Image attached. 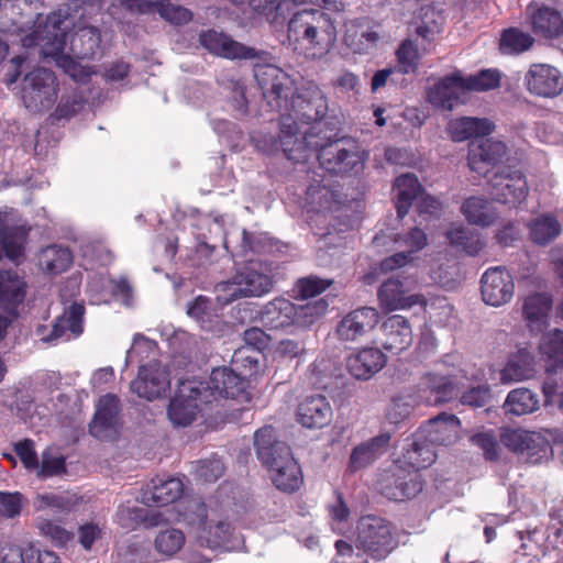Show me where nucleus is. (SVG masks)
<instances>
[{"label":"nucleus","mask_w":563,"mask_h":563,"mask_svg":"<svg viewBox=\"0 0 563 563\" xmlns=\"http://www.w3.org/2000/svg\"><path fill=\"white\" fill-rule=\"evenodd\" d=\"M254 145L263 153H273L282 147L285 156L295 163L306 162L318 151L320 166L328 173L341 176H356L365 168L368 152L354 139L343 137L320 146L311 141L306 131L298 135V124L292 115H284L280 120L279 141L274 136L252 134Z\"/></svg>","instance_id":"nucleus-1"},{"label":"nucleus","mask_w":563,"mask_h":563,"mask_svg":"<svg viewBox=\"0 0 563 563\" xmlns=\"http://www.w3.org/2000/svg\"><path fill=\"white\" fill-rule=\"evenodd\" d=\"M69 22L62 11L45 18L38 15L31 33L21 38L24 47L40 46L45 57H52L76 82H85L95 71L77 59L93 58L100 49V32L95 26H84L71 34L67 48Z\"/></svg>","instance_id":"nucleus-2"},{"label":"nucleus","mask_w":563,"mask_h":563,"mask_svg":"<svg viewBox=\"0 0 563 563\" xmlns=\"http://www.w3.org/2000/svg\"><path fill=\"white\" fill-rule=\"evenodd\" d=\"M398 544L393 522L376 515H365L356 522L353 544L338 540L334 547L340 556L351 559L347 563H368L364 555L380 562L387 559Z\"/></svg>","instance_id":"nucleus-3"},{"label":"nucleus","mask_w":563,"mask_h":563,"mask_svg":"<svg viewBox=\"0 0 563 563\" xmlns=\"http://www.w3.org/2000/svg\"><path fill=\"white\" fill-rule=\"evenodd\" d=\"M336 41L330 15L319 9L295 12L287 24V42L291 49L310 59L327 55Z\"/></svg>","instance_id":"nucleus-4"},{"label":"nucleus","mask_w":563,"mask_h":563,"mask_svg":"<svg viewBox=\"0 0 563 563\" xmlns=\"http://www.w3.org/2000/svg\"><path fill=\"white\" fill-rule=\"evenodd\" d=\"M21 98L31 111L49 109L57 98V82L54 73L38 67L27 73L22 82Z\"/></svg>","instance_id":"nucleus-5"},{"label":"nucleus","mask_w":563,"mask_h":563,"mask_svg":"<svg viewBox=\"0 0 563 563\" xmlns=\"http://www.w3.org/2000/svg\"><path fill=\"white\" fill-rule=\"evenodd\" d=\"M191 514L187 516L188 522L197 526L199 529L198 541L200 545L210 549L232 547L231 538L233 536V527L225 520L217 522L208 521V511L205 503L194 500L189 505Z\"/></svg>","instance_id":"nucleus-6"},{"label":"nucleus","mask_w":563,"mask_h":563,"mask_svg":"<svg viewBox=\"0 0 563 563\" xmlns=\"http://www.w3.org/2000/svg\"><path fill=\"white\" fill-rule=\"evenodd\" d=\"M332 284H297L294 289L296 298L307 301L303 305H296L297 329L310 328L320 317L325 314L330 302L335 295L327 294L320 297Z\"/></svg>","instance_id":"nucleus-7"},{"label":"nucleus","mask_w":563,"mask_h":563,"mask_svg":"<svg viewBox=\"0 0 563 563\" xmlns=\"http://www.w3.org/2000/svg\"><path fill=\"white\" fill-rule=\"evenodd\" d=\"M500 441L509 451L522 456L530 464L541 463L552 451L550 442L543 435L523 429H505Z\"/></svg>","instance_id":"nucleus-8"},{"label":"nucleus","mask_w":563,"mask_h":563,"mask_svg":"<svg viewBox=\"0 0 563 563\" xmlns=\"http://www.w3.org/2000/svg\"><path fill=\"white\" fill-rule=\"evenodd\" d=\"M378 486L386 498L404 501L416 497L422 490L423 482L419 473L396 464L384 471L378 479Z\"/></svg>","instance_id":"nucleus-9"},{"label":"nucleus","mask_w":563,"mask_h":563,"mask_svg":"<svg viewBox=\"0 0 563 563\" xmlns=\"http://www.w3.org/2000/svg\"><path fill=\"white\" fill-rule=\"evenodd\" d=\"M202 382H183L177 394L168 406V417L178 427H187L196 419L202 405L210 402L202 401L206 391H202Z\"/></svg>","instance_id":"nucleus-10"},{"label":"nucleus","mask_w":563,"mask_h":563,"mask_svg":"<svg viewBox=\"0 0 563 563\" xmlns=\"http://www.w3.org/2000/svg\"><path fill=\"white\" fill-rule=\"evenodd\" d=\"M30 227L18 219L13 209L0 210V261L3 255L18 262L24 256Z\"/></svg>","instance_id":"nucleus-11"},{"label":"nucleus","mask_w":563,"mask_h":563,"mask_svg":"<svg viewBox=\"0 0 563 563\" xmlns=\"http://www.w3.org/2000/svg\"><path fill=\"white\" fill-rule=\"evenodd\" d=\"M246 373H236L235 368L218 367L212 369L209 380L203 383L202 391H206L202 401L212 402L220 398H236L244 393L247 382Z\"/></svg>","instance_id":"nucleus-12"},{"label":"nucleus","mask_w":563,"mask_h":563,"mask_svg":"<svg viewBox=\"0 0 563 563\" xmlns=\"http://www.w3.org/2000/svg\"><path fill=\"white\" fill-rule=\"evenodd\" d=\"M489 194L499 203L518 206L528 195V184L519 170L503 168L489 179Z\"/></svg>","instance_id":"nucleus-13"},{"label":"nucleus","mask_w":563,"mask_h":563,"mask_svg":"<svg viewBox=\"0 0 563 563\" xmlns=\"http://www.w3.org/2000/svg\"><path fill=\"white\" fill-rule=\"evenodd\" d=\"M169 386V372L158 362L142 365L139 368L137 377L130 384L133 393L147 400L162 397Z\"/></svg>","instance_id":"nucleus-14"},{"label":"nucleus","mask_w":563,"mask_h":563,"mask_svg":"<svg viewBox=\"0 0 563 563\" xmlns=\"http://www.w3.org/2000/svg\"><path fill=\"white\" fill-rule=\"evenodd\" d=\"M379 322V313L373 307H360L347 312L336 324L334 333L341 342H355L371 332Z\"/></svg>","instance_id":"nucleus-15"},{"label":"nucleus","mask_w":563,"mask_h":563,"mask_svg":"<svg viewBox=\"0 0 563 563\" xmlns=\"http://www.w3.org/2000/svg\"><path fill=\"white\" fill-rule=\"evenodd\" d=\"M527 90L542 98H555L563 92V74L549 64H532L525 75Z\"/></svg>","instance_id":"nucleus-16"},{"label":"nucleus","mask_w":563,"mask_h":563,"mask_svg":"<svg viewBox=\"0 0 563 563\" xmlns=\"http://www.w3.org/2000/svg\"><path fill=\"white\" fill-rule=\"evenodd\" d=\"M120 399L113 394L100 397L89 432L99 440H113L118 434Z\"/></svg>","instance_id":"nucleus-17"},{"label":"nucleus","mask_w":563,"mask_h":563,"mask_svg":"<svg viewBox=\"0 0 563 563\" xmlns=\"http://www.w3.org/2000/svg\"><path fill=\"white\" fill-rule=\"evenodd\" d=\"M291 108L297 119L317 121L325 114V97L316 84L307 82L291 95Z\"/></svg>","instance_id":"nucleus-18"},{"label":"nucleus","mask_w":563,"mask_h":563,"mask_svg":"<svg viewBox=\"0 0 563 563\" xmlns=\"http://www.w3.org/2000/svg\"><path fill=\"white\" fill-rule=\"evenodd\" d=\"M428 101L435 108L452 110L465 101L463 75L456 70L435 82L427 92Z\"/></svg>","instance_id":"nucleus-19"},{"label":"nucleus","mask_w":563,"mask_h":563,"mask_svg":"<svg viewBox=\"0 0 563 563\" xmlns=\"http://www.w3.org/2000/svg\"><path fill=\"white\" fill-rule=\"evenodd\" d=\"M460 428L461 421L455 415L442 412L429 419L418 432L420 438H424L433 446H448L456 442Z\"/></svg>","instance_id":"nucleus-20"},{"label":"nucleus","mask_w":563,"mask_h":563,"mask_svg":"<svg viewBox=\"0 0 563 563\" xmlns=\"http://www.w3.org/2000/svg\"><path fill=\"white\" fill-rule=\"evenodd\" d=\"M379 342L385 351L398 355L409 349L413 341L409 320L400 314L389 316L382 324Z\"/></svg>","instance_id":"nucleus-21"},{"label":"nucleus","mask_w":563,"mask_h":563,"mask_svg":"<svg viewBox=\"0 0 563 563\" xmlns=\"http://www.w3.org/2000/svg\"><path fill=\"white\" fill-rule=\"evenodd\" d=\"M254 77L264 97L275 96L277 107H282V100L287 101L289 92L291 91L292 80L283 69L275 65H256L254 68Z\"/></svg>","instance_id":"nucleus-22"},{"label":"nucleus","mask_w":563,"mask_h":563,"mask_svg":"<svg viewBox=\"0 0 563 563\" xmlns=\"http://www.w3.org/2000/svg\"><path fill=\"white\" fill-rule=\"evenodd\" d=\"M332 407L323 395L305 397L297 407V421L307 429H322L332 420Z\"/></svg>","instance_id":"nucleus-23"},{"label":"nucleus","mask_w":563,"mask_h":563,"mask_svg":"<svg viewBox=\"0 0 563 563\" xmlns=\"http://www.w3.org/2000/svg\"><path fill=\"white\" fill-rule=\"evenodd\" d=\"M199 42L210 53L224 58L252 59L256 56L254 48L244 46L228 35L214 30L201 33Z\"/></svg>","instance_id":"nucleus-24"},{"label":"nucleus","mask_w":563,"mask_h":563,"mask_svg":"<svg viewBox=\"0 0 563 563\" xmlns=\"http://www.w3.org/2000/svg\"><path fill=\"white\" fill-rule=\"evenodd\" d=\"M387 363V357L378 347L366 346L346 358V368L356 379L368 380Z\"/></svg>","instance_id":"nucleus-25"},{"label":"nucleus","mask_w":563,"mask_h":563,"mask_svg":"<svg viewBox=\"0 0 563 563\" xmlns=\"http://www.w3.org/2000/svg\"><path fill=\"white\" fill-rule=\"evenodd\" d=\"M396 243L400 247H406V251L398 252L382 262L380 267L387 274L410 263L412 260L411 255L426 247L428 238L423 230L413 228L408 233L399 235L396 239Z\"/></svg>","instance_id":"nucleus-26"},{"label":"nucleus","mask_w":563,"mask_h":563,"mask_svg":"<svg viewBox=\"0 0 563 563\" xmlns=\"http://www.w3.org/2000/svg\"><path fill=\"white\" fill-rule=\"evenodd\" d=\"M540 364L534 354L528 349H519L509 355L500 372V380L505 384L533 378L539 372Z\"/></svg>","instance_id":"nucleus-27"},{"label":"nucleus","mask_w":563,"mask_h":563,"mask_svg":"<svg viewBox=\"0 0 563 563\" xmlns=\"http://www.w3.org/2000/svg\"><path fill=\"white\" fill-rule=\"evenodd\" d=\"M291 451L289 445L278 440L276 430L273 426H264L254 433V449L257 459L263 466L268 467L276 464L278 460L286 459L282 448Z\"/></svg>","instance_id":"nucleus-28"},{"label":"nucleus","mask_w":563,"mask_h":563,"mask_svg":"<svg viewBox=\"0 0 563 563\" xmlns=\"http://www.w3.org/2000/svg\"><path fill=\"white\" fill-rule=\"evenodd\" d=\"M291 451L289 445L278 440L276 430L273 426H264L254 433V449L257 459L263 466L268 467L276 464L278 460L286 459L282 448Z\"/></svg>","instance_id":"nucleus-29"},{"label":"nucleus","mask_w":563,"mask_h":563,"mask_svg":"<svg viewBox=\"0 0 563 563\" xmlns=\"http://www.w3.org/2000/svg\"><path fill=\"white\" fill-rule=\"evenodd\" d=\"M378 299L382 308L387 311L408 310L415 306L426 307L427 299L422 294H411L404 284H380Z\"/></svg>","instance_id":"nucleus-30"},{"label":"nucleus","mask_w":563,"mask_h":563,"mask_svg":"<svg viewBox=\"0 0 563 563\" xmlns=\"http://www.w3.org/2000/svg\"><path fill=\"white\" fill-rule=\"evenodd\" d=\"M262 323L271 330L297 329L296 305L284 298L268 302L261 312Z\"/></svg>","instance_id":"nucleus-31"},{"label":"nucleus","mask_w":563,"mask_h":563,"mask_svg":"<svg viewBox=\"0 0 563 563\" xmlns=\"http://www.w3.org/2000/svg\"><path fill=\"white\" fill-rule=\"evenodd\" d=\"M282 452L286 459L278 460L276 464L268 466L274 485L282 492L292 493L297 490L301 483V470L297 461L294 459L291 451L285 446Z\"/></svg>","instance_id":"nucleus-32"},{"label":"nucleus","mask_w":563,"mask_h":563,"mask_svg":"<svg viewBox=\"0 0 563 563\" xmlns=\"http://www.w3.org/2000/svg\"><path fill=\"white\" fill-rule=\"evenodd\" d=\"M184 493V484L175 477H156L147 484L143 501L148 506L163 507L175 503Z\"/></svg>","instance_id":"nucleus-33"},{"label":"nucleus","mask_w":563,"mask_h":563,"mask_svg":"<svg viewBox=\"0 0 563 563\" xmlns=\"http://www.w3.org/2000/svg\"><path fill=\"white\" fill-rule=\"evenodd\" d=\"M506 150L505 143L493 139L484 140L477 145L472 144L468 152V166L473 172L486 175L489 166L503 159Z\"/></svg>","instance_id":"nucleus-34"},{"label":"nucleus","mask_w":563,"mask_h":563,"mask_svg":"<svg viewBox=\"0 0 563 563\" xmlns=\"http://www.w3.org/2000/svg\"><path fill=\"white\" fill-rule=\"evenodd\" d=\"M552 306L553 298L547 292H537L525 299L522 313L531 332L541 333L549 325Z\"/></svg>","instance_id":"nucleus-35"},{"label":"nucleus","mask_w":563,"mask_h":563,"mask_svg":"<svg viewBox=\"0 0 563 563\" xmlns=\"http://www.w3.org/2000/svg\"><path fill=\"white\" fill-rule=\"evenodd\" d=\"M84 301H73L64 309V312L56 318L51 333L43 340L46 342L57 341L64 338L67 331H70L74 336L80 335L84 331Z\"/></svg>","instance_id":"nucleus-36"},{"label":"nucleus","mask_w":563,"mask_h":563,"mask_svg":"<svg viewBox=\"0 0 563 563\" xmlns=\"http://www.w3.org/2000/svg\"><path fill=\"white\" fill-rule=\"evenodd\" d=\"M389 441L390 434L380 433L356 445L350 455L349 468L356 472L374 463L385 453Z\"/></svg>","instance_id":"nucleus-37"},{"label":"nucleus","mask_w":563,"mask_h":563,"mask_svg":"<svg viewBox=\"0 0 563 563\" xmlns=\"http://www.w3.org/2000/svg\"><path fill=\"white\" fill-rule=\"evenodd\" d=\"M437 453L424 438L419 437L417 431L402 448L401 460L404 464L410 466L418 473L419 470L427 468L434 463Z\"/></svg>","instance_id":"nucleus-38"},{"label":"nucleus","mask_w":563,"mask_h":563,"mask_svg":"<svg viewBox=\"0 0 563 563\" xmlns=\"http://www.w3.org/2000/svg\"><path fill=\"white\" fill-rule=\"evenodd\" d=\"M495 124L487 118L461 117L448 123L446 132L454 142L490 134Z\"/></svg>","instance_id":"nucleus-39"},{"label":"nucleus","mask_w":563,"mask_h":563,"mask_svg":"<svg viewBox=\"0 0 563 563\" xmlns=\"http://www.w3.org/2000/svg\"><path fill=\"white\" fill-rule=\"evenodd\" d=\"M393 190L397 216L402 219L408 214L412 201L421 192V185L415 175L404 174L396 178Z\"/></svg>","instance_id":"nucleus-40"},{"label":"nucleus","mask_w":563,"mask_h":563,"mask_svg":"<svg viewBox=\"0 0 563 563\" xmlns=\"http://www.w3.org/2000/svg\"><path fill=\"white\" fill-rule=\"evenodd\" d=\"M457 378L456 374H437L429 373L424 375L422 385L427 391H429V402L433 405H441L450 401L455 396V383Z\"/></svg>","instance_id":"nucleus-41"},{"label":"nucleus","mask_w":563,"mask_h":563,"mask_svg":"<svg viewBox=\"0 0 563 563\" xmlns=\"http://www.w3.org/2000/svg\"><path fill=\"white\" fill-rule=\"evenodd\" d=\"M73 253L67 246L53 244L44 247L38 255L40 267L48 275H59L73 264Z\"/></svg>","instance_id":"nucleus-42"},{"label":"nucleus","mask_w":563,"mask_h":563,"mask_svg":"<svg viewBox=\"0 0 563 563\" xmlns=\"http://www.w3.org/2000/svg\"><path fill=\"white\" fill-rule=\"evenodd\" d=\"M533 32L544 38H556L563 34V18L550 7H541L531 15Z\"/></svg>","instance_id":"nucleus-43"},{"label":"nucleus","mask_w":563,"mask_h":563,"mask_svg":"<svg viewBox=\"0 0 563 563\" xmlns=\"http://www.w3.org/2000/svg\"><path fill=\"white\" fill-rule=\"evenodd\" d=\"M461 212L471 224L479 227H489L498 218L496 209L482 197L467 198L462 207Z\"/></svg>","instance_id":"nucleus-44"},{"label":"nucleus","mask_w":563,"mask_h":563,"mask_svg":"<svg viewBox=\"0 0 563 563\" xmlns=\"http://www.w3.org/2000/svg\"><path fill=\"white\" fill-rule=\"evenodd\" d=\"M503 408L512 416L529 415L540 408V399L529 388H516L508 393Z\"/></svg>","instance_id":"nucleus-45"},{"label":"nucleus","mask_w":563,"mask_h":563,"mask_svg":"<svg viewBox=\"0 0 563 563\" xmlns=\"http://www.w3.org/2000/svg\"><path fill=\"white\" fill-rule=\"evenodd\" d=\"M528 229L531 241L538 245H547L561 234L560 222L550 213L532 219Z\"/></svg>","instance_id":"nucleus-46"},{"label":"nucleus","mask_w":563,"mask_h":563,"mask_svg":"<svg viewBox=\"0 0 563 563\" xmlns=\"http://www.w3.org/2000/svg\"><path fill=\"white\" fill-rule=\"evenodd\" d=\"M540 353L544 355L550 365L545 367L547 372H554L563 366V330L554 329L544 334L539 345Z\"/></svg>","instance_id":"nucleus-47"},{"label":"nucleus","mask_w":563,"mask_h":563,"mask_svg":"<svg viewBox=\"0 0 563 563\" xmlns=\"http://www.w3.org/2000/svg\"><path fill=\"white\" fill-rule=\"evenodd\" d=\"M333 205V192L320 183L310 185L306 190L303 208L307 212L330 210Z\"/></svg>","instance_id":"nucleus-48"},{"label":"nucleus","mask_w":563,"mask_h":563,"mask_svg":"<svg viewBox=\"0 0 563 563\" xmlns=\"http://www.w3.org/2000/svg\"><path fill=\"white\" fill-rule=\"evenodd\" d=\"M415 409V400L410 395H397L390 399L385 418L390 424H400L411 416Z\"/></svg>","instance_id":"nucleus-49"},{"label":"nucleus","mask_w":563,"mask_h":563,"mask_svg":"<svg viewBox=\"0 0 563 563\" xmlns=\"http://www.w3.org/2000/svg\"><path fill=\"white\" fill-rule=\"evenodd\" d=\"M234 284H217L222 286L223 290L229 294V297L218 295L217 300L219 303L227 305L242 297H261L273 289L274 284H245V288H232Z\"/></svg>","instance_id":"nucleus-50"},{"label":"nucleus","mask_w":563,"mask_h":563,"mask_svg":"<svg viewBox=\"0 0 563 563\" xmlns=\"http://www.w3.org/2000/svg\"><path fill=\"white\" fill-rule=\"evenodd\" d=\"M27 284H0V309L12 316L18 314V307L26 295Z\"/></svg>","instance_id":"nucleus-51"},{"label":"nucleus","mask_w":563,"mask_h":563,"mask_svg":"<svg viewBox=\"0 0 563 563\" xmlns=\"http://www.w3.org/2000/svg\"><path fill=\"white\" fill-rule=\"evenodd\" d=\"M534 40L518 29L506 30L500 38V51L505 54H519L529 49Z\"/></svg>","instance_id":"nucleus-52"},{"label":"nucleus","mask_w":563,"mask_h":563,"mask_svg":"<svg viewBox=\"0 0 563 563\" xmlns=\"http://www.w3.org/2000/svg\"><path fill=\"white\" fill-rule=\"evenodd\" d=\"M500 84V74L494 69H485L475 75L463 76L465 93L468 91H487L495 89Z\"/></svg>","instance_id":"nucleus-53"},{"label":"nucleus","mask_w":563,"mask_h":563,"mask_svg":"<svg viewBox=\"0 0 563 563\" xmlns=\"http://www.w3.org/2000/svg\"><path fill=\"white\" fill-rule=\"evenodd\" d=\"M515 292V284H481L483 301L493 307L509 302Z\"/></svg>","instance_id":"nucleus-54"},{"label":"nucleus","mask_w":563,"mask_h":563,"mask_svg":"<svg viewBox=\"0 0 563 563\" xmlns=\"http://www.w3.org/2000/svg\"><path fill=\"white\" fill-rule=\"evenodd\" d=\"M418 44L412 40L404 41L398 47L396 55L398 60L397 69L401 74H411L418 69L419 59L421 57Z\"/></svg>","instance_id":"nucleus-55"},{"label":"nucleus","mask_w":563,"mask_h":563,"mask_svg":"<svg viewBox=\"0 0 563 563\" xmlns=\"http://www.w3.org/2000/svg\"><path fill=\"white\" fill-rule=\"evenodd\" d=\"M185 543V536L178 529L161 531L155 538V548L159 553L172 556L177 553Z\"/></svg>","instance_id":"nucleus-56"},{"label":"nucleus","mask_w":563,"mask_h":563,"mask_svg":"<svg viewBox=\"0 0 563 563\" xmlns=\"http://www.w3.org/2000/svg\"><path fill=\"white\" fill-rule=\"evenodd\" d=\"M240 254L246 256L249 252L265 253L272 250L273 243L266 233H251L246 230L241 232Z\"/></svg>","instance_id":"nucleus-57"},{"label":"nucleus","mask_w":563,"mask_h":563,"mask_svg":"<svg viewBox=\"0 0 563 563\" xmlns=\"http://www.w3.org/2000/svg\"><path fill=\"white\" fill-rule=\"evenodd\" d=\"M197 476L208 483H213L220 478L224 472V464L218 457L200 460L191 463Z\"/></svg>","instance_id":"nucleus-58"},{"label":"nucleus","mask_w":563,"mask_h":563,"mask_svg":"<svg viewBox=\"0 0 563 563\" xmlns=\"http://www.w3.org/2000/svg\"><path fill=\"white\" fill-rule=\"evenodd\" d=\"M155 12H158L165 21L176 25L185 24L192 18V14L188 9L166 1H162Z\"/></svg>","instance_id":"nucleus-59"},{"label":"nucleus","mask_w":563,"mask_h":563,"mask_svg":"<svg viewBox=\"0 0 563 563\" xmlns=\"http://www.w3.org/2000/svg\"><path fill=\"white\" fill-rule=\"evenodd\" d=\"M378 40V34L374 31H361L351 33L349 30L344 36L346 45H349L355 53L367 52L375 45Z\"/></svg>","instance_id":"nucleus-60"},{"label":"nucleus","mask_w":563,"mask_h":563,"mask_svg":"<svg viewBox=\"0 0 563 563\" xmlns=\"http://www.w3.org/2000/svg\"><path fill=\"white\" fill-rule=\"evenodd\" d=\"M41 533L56 545L64 547L73 538V533L52 520H43L38 523Z\"/></svg>","instance_id":"nucleus-61"},{"label":"nucleus","mask_w":563,"mask_h":563,"mask_svg":"<svg viewBox=\"0 0 563 563\" xmlns=\"http://www.w3.org/2000/svg\"><path fill=\"white\" fill-rule=\"evenodd\" d=\"M490 388L487 384L477 385L464 391L460 398L462 405L482 408L490 399Z\"/></svg>","instance_id":"nucleus-62"},{"label":"nucleus","mask_w":563,"mask_h":563,"mask_svg":"<svg viewBox=\"0 0 563 563\" xmlns=\"http://www.w3.org/2000/svg\"><path fill=\"white\" fill-rule=\"evenodd\" d=\"M86 102L82 93L74 91L70 96L63 97L55 114L58 119H68L84 108Z\"/></svg>","instance_id":"nucleus-63"},{"label":"nucleus","mask_w":563,"mask_h":563,"mask_svg":"<svg viewBox=\"0 0 563 563\" xmlns=\"http://www.w3.org/2000/svg\"><path fill=\"white\" fill-rule=\"evenodd\" d=\"M254 353L257 354L256 351L251 350L250 347H241L236 350L232 356V366L235 369L243 367L242 373H246V376L252 375L258 367V360L253 355Z\"/></svg>","instance_id":"nucleus-64"}]
</instances>
